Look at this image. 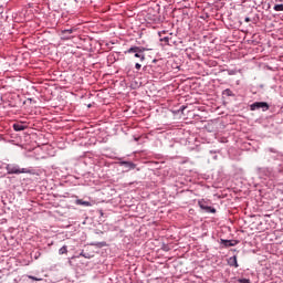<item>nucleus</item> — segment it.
<instances>
[{"label": "nucleus", "mask_w": 283, "mask_h": 283, "mask_svg": "<svg viewBox=\"0 0 283 283\" xmlns=\"http://www.w3.org/2000/svg\"><path fill=\"white\" fill-rule=\"evenodd\" d=\"M228 264H229V266H234V269H238V266H240V265L238 264V256H235V255L230 256V258L228 259Z\"/></svg>", "instance_id": "nucleus-7"}, {"label": "nucleus", "mask_w": 283, "mask_h": 283, "mask_svg": "<svg viewBox=\"0 0 283 283\" xmlns=\"http://www.w3.org/2000/svg\"><path fill=\"white\" fill-rule=\"evenodd\" d=\"M170 40H171L170 36H163V33L159 32V41H160L161 43H166L167 45H169V41H170Z\"/></svg>", "instance_id": "nucleus-9"}, {"label": "nucleus", "mask_w": 283, "mask_h": 283, "mask_svg": "<svg viewBox=\"0 0 283 283\" xmlns=\"http://www.w3.org/2000/svg\"><path fill=\"white\" fill-rule=\"evenodd\" d=\"M59 255H67V245H63L59 249Z\"/></svg>", "instance_id": "nucleus-13"}, {"label": "nucleus", "mask_w": 283, "mask_h": 283, "mask_svg": "<svg viewBox=\"0 0 283 283\" xmlns=\"http://www.w3.org/2000/svg\"><path fill=\"white\" fill-rule=\"evenodd\" d=\"M98 244H99V247H107V243H105V242L92 243V247H98Z\"/></svg>", "instance_id": "nucleus-16"}, {"label": "nucleus", "mask_w": 283, "mask_h": 283, "mask_svg": "<svg viewBox=\"0 0 283 283\" xmlns=\"http://www.w3.org/2000/svg\"><path fill=\"white\" fill-rule=\"evenodd\" d=\"M75 203L81 205L82 207H92V203L90 201H83L82 199H77Z\"/></svg>", "instance_id": "nucleus-12"}, {"label": "nucleus", "mask_w": 283, "mask_h": 283, "mask_svg": "<svg viewBox=\"0 0 283 283\" xmlns=\"http://www.w3.org/2000/svg\"><path fill=\"white\" fill-rule=\"evenodd\" d=\"M27 277H29V280H33V282H41L43 280L41 277H36V276H32V275H28Z\"/></svg>", "instance_id": "nucleus-15"}, {"label": "nucleus", "mask_w": 283, "mask_h": 283, "mask_svg": "<svg viewBox=\"0 0 283 283\" xmlns=\"http://www.w3.org/2000/svg\"><path fill=\"white\" fill-rule=\"evenodd\" d=\"M198 206L200 209H202V211H206V213H216V208L209 206V202L205 199H200L198 201Z\"/></svg>", "instance_id": "nucleus-4"}, {"label": "nucleus", "mask_w": 283, "mask_h": 283, "mask_svg": "<svg viewBox=\"0 0 283 283\" xmlns=\"http://www.w3.org/2000/svg\"><path fill=\"white\" fill-rule=\"evenodd\" d=\"M120 167H125L126 169H136V164L132 161H119Z\"/></svg>", "instance_id": "nucleus-8"}, {"label": "nucleus", "mask_w": 283, "mask_h": 283, "mask_svg": "<svg viewBox=\"0 0 283 283\" xmlns=\"http://www.w3.org/2000/svg\"><path fill=\"white\" fill-rule=\"evenodd\" d=\"M13 129L14 132H23L24 129H28V124L23 122H19L13 124Z\"/></svg>", "instance_id": "nucleus-6"}, {"label": "nucleus", "mask_w": 283, "mask_h": 283, "mask_svg": "<svg viewBox=\"0 0 283 283\" xmlns=\"http://www.w3.org/2000/svg\"><path fill=\"white\" fill-rule=\"evenodd\" d=\"M259 172L269 177V176H271V174H273V170H271L270 168H260Z\"/></svg>", "instance_id": "nucleus-11"}, {"label": "nucleus", "mask_w": 283, "mask_h": 283, "mask_svg": "<svg viewBox=\"0 0 283 283\" xmlns=\"http://www.w3.org/2000/svg\"><path fill=\"white\" fill-rule=\"evenodd\" d=\"M238 282L239 283H251V280H249V279H239Z\"/></svg>", "instance_id": "nucleus-17"}, {"label": "nucleus", "mask_w": 283, "mask_h": 283, "mask_svg": "<svg viewBox=\"0 0 283 283\" xmlns=\"http://www.w3.org/2000/svg\"><path fill=\"white\" fill-rule=\"evenodd\" d=\"M76 32L75 28L65 29L61 31V40L62 41H70V39H73L72 34Z\"/></svg>", "instance_id": "nucleus-5"}, {"label": "nucleus", "mask_w": 283, "mask_h": 283, "mask_svg": "<svg viewBox=\"0 0 283 283\" xmlns=\"http://www.w3.org/2000/svg\"><path fill=\"white\" fill-rule=\"evenodd\" d=\"M142 67H143V65H140V63L135 64V69L140 70Z\"/></svg>", "instance_id": "nucleus-18"}, {"label": "nucleus", "mask_w": 283, "mask_h": 283, "mask_svg": "<svg viewBox=\"0 0 283 283\" xmlns=\"http://www.w3.org/2000/svg\"><path fill=\"white\" fill-rule=\"evenodd\" d=\"M270 151H272L273 154H275V149H273V148H270Z\"/></svg>", "instance_id": "nucleus-21"}, {"label": "nucleus", "mask_w": 283, "mask_h": 283, "mask_svg": "<svg viewBox=\"0 0 283 283\" xmlns=\"http://www.w3.org/2000/svg\"><path fill=\"white\" fill-rule=\"evenodd\" d=\"M6 169H7V174L9 176L19 175V174H31V175H34V169L21 168V167H19V165H14V164L7 165Z\"/></svg>", "instance_id": "nucleus-1"}, {"label": "nucleus", "mask_w": 283, "mask_h": 283, "mask_svg": "<svg viewBox=\"0 0 283 283\" xmlns=\"http://www.w3.org/2000/svg\"><path fill=\"white\" fill-rule=\"evenodd\" d=\"M226 92H228V94H229V92H231V90H226Z\"/></svg>", "instance_id": "nucleus-22"}, {"label": "nucleus", "mask_w": 283, "mask_h": 283, "mask_svg": "<svg viewBox=\"0 0 283 283\" xmlns=\"http://www.w3.org/2000/svg\"><path fill=\"white\" fill-rule=\"evenodd\" d=\"M221 242L224 247H235V244H238L234 240H221Z\"/></svg>", "instance_id": "nucleus-10"}, {"label": "nucleus", "mask_w": 283, "mask_h": 283, "mask_svg": "<svg viewBox=\"0 0 283 283\" xmlns=\"http://www.w3.org/2000/svg\"><path fill=\"white\" fill-rule=\"evenodd\" d=\"M145 52H147L146 48L143 46H130L125 54H134L135 59H139V61H145Z\"/></svg>", "instance_id": "nucleus-2"}, {"label": "nucleus", "mask_w": 283, "mask_h": 283, "mask_svg": "<svg viewBox=\"0 0 283 283\" xmlns=\"http://www.w3.org/2000/svg\"><path fill=\"white\" fill-rule=\"evenodd\" d=\"M269 103L266 102H254L250 105V111L255 112L256 109H262V112H269Z\"/></svg>", "instance_id": "nucleus-3"}, {"label": "nucleus", "mask_w": 283, "mask_h": 283, "mask_svg": "<svg viewBox=\"0 0 283 283\" xmlns=\"http://www.w3.org/2000/svg\"><path fill=\"white\" fill-rule=\"evenodd\" d=\"M80 256L85 258V253L82 251V252L80 253Z\"/></svg>", "instance_id": "nucleus-20"}, {"label": "nucleus", "mask_w": 283, "mask_h": 283, "mask_svg": "<svg viewBox=\"0 0 283 283\" xmlns=\"http://www.w3.org/2000/svg\"><path fill=\"white\" fill-rule=\"evenodd\" d=\"M244 21H245V23H250L251 22V18H245Z\"/></svg>", "instance_id": "nucleus-19"}, {"label": "nucleus", "mask_w": 283, "mask_h": 283, "mask_svg": "<svg viewBox=\"0 0 283 283\" xmlns=\"http://www.w3.org/2000/svg\"><path fill=\"white\" fill-rule=\"evenodd\" d=\"M273 10H274L275 12H283V4H275L274 8H273Z\"/></svg>", "instance_id": "nucleus-14"}]
</instances>
